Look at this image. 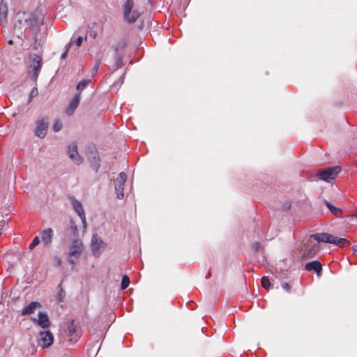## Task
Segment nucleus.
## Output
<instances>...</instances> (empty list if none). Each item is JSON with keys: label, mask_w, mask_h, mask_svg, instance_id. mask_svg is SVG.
<instances>
[{"label": "nucleus", "mask_w": 357, "mask_h": 357, "mask_svg": "<svg viewBox=\"0 0 357 357\" xmlns=\"http://www.w3.org/2000/svg\"><path fill=\"white\" fill-rule=\"evenodd\" d=\"M133 0H126L123 5V14L124 20L130 24L136 22L141 15V13L139 10L133 9Z\"/></svg>", "instance_id": "obj_1"}, {"label": "nucleus", "mask_w": 357, "mask_h": 357, "mask_svg": "<svg viewBox=\"0 0 357 357\" xmlns=\"http://www.w3.org/2000/svg\"><path fill=\"white\" fill-rule=\"evenodd\" d=\"M50 121L49 118L47 116H40L36 121V127L34 129V135L40 138H44L47 132V130L49 128Z\"/></svg>", "instance_id": "obj_2"}, {"label": "nucleus", "mask_w": 357, "mask_h": 357, "mask_svg": "<svg viewBox=\"0 0 357 357\" xmlns=\"http://www.w3.org/2000/svg\"><path fill=\"white\" fill-rule=\"evenodd\" d=\"M82 249L83 244L82 241L79 239H75L70 247V251L68 254V262L70 264L74 265L75 264V260L79 257Z\"/></svg>", "instance_id": "obj_3"}, {"label": "nucleus", "mask_w": 357, "mask_h": 357, "mask_svg": "<svg viewBox=\"0 0 357 357\" xmlns=\"http://www.w3.org/2000/svg\"><path fill=\"white\" fill-rule=\"evenodd\" d=\"M340 170V167L333 166L320 170L317 172V175L320 180L330 182L335 179Z\"/></svg>", "instance_id": "obj_4"}, {"label": "nucleus", "mask_w": 357, "mask_h": 357, "mask_svg": "<svg viewBox=\"0 0 357 357\" xmlns=\"http://www.w3.org/2000/svg\"><path fill=\"white\" fill-rule=\"evenodd\" d=\"M29 58L31 61L30 69L32 72L31 78L33 80L36 81L40 72L43 66V60L40 56L36 54H30Z\"/></svg>", "instance_id": "obj_5"}, {"label": "nucleus", "mask_w": 357, "mask_h": 357, "mask_svg": "<svg viewBox=\"0 0 357 357\" xmlns=\"http://www.w3.org/2000/svg\"><path fill=\"white\" fill-rule=\"evenodd\" d=\"M127 180V174L125 172H121L117 178L114 181L116 198L122 199L124 197V185Z\"/></svg>", "instance_id": "obj_6"}, {"label": "nucleus", "mask_w": 357, "mask_h": 357, "mask_svg": "<svg viewBox=\"0 0 357 357\" xmlns=\"http://www.w3.org/2000/svg\"><path fill=\"white\" fill-rule=\"evenodd\" d=\"M91 247L93 255L98 257L105 249L106 244L97 234H93L91 238Z\"/></svg>", "instance_id": "obj_7"}, {"label": "nucleus", "mask_w": 357, "mask_h": 357, "mask_svg": "<svg viewBox=\"0 0 357 357\" xmlns=\"http://www.w3.org/2000/svg\"><path fill=\"white\" fill-rule=\"evenodd\" d=\"M67 335L69 341L76 342L80 337V335L77 330V325L74 320H69L67 326Z\"/></svg>", "instance_id": "obj_8"}, {"label": "nucleus", "mask_w": 357, "mask_h": 357, "mask_svg": "<svg viewBox=\"0 0 357 357\" xmlns=\"http://www.w3.org/2000/svg\"><path fill=\"white\" fill-rule=\"evenodd\" d=\"M40 337L38 343L43 349L50 347L54 342V336L50 331L40 332Z\"/></svg>", "instance_id": "obj_9"}, {"label": "nucleus", "mask_w": 357, "mask_h": 357, "mask_svg": "<svg viewBox=\"0 0 357 357\" xmlns=\"http://www.w3.org/2000/svg\"><path fill=\"white\" fill-rule=\"evenodd\" d=\"M54 231L52 228H47L40 231L41 242L47 248L51 247Z\"/></svg>", "instance_id": "obj_10"}, {"label": "nucleus", "mask_w": 357, "mask_h": 357, "mask_svg": "<svg viewBox=\"0 0 357 357\" xmlns=\"http://www.w3.org/2000/svg\"><path fill=\"white\" fill-rule=\"evenodd\" d=\"M68 155L74 163L79 165L83 162L82 158L79 155L76 143H72L68 146Z\"/></svg>", "instance_id": "obj_11"}, {"label": "nucleus", "mask_w": 357, "mask_h": 357, "mask_svg": "<svg viewBox=\"0 0 357 357\" xmlns=\"http://www.w3.org/2000/svg\"><path fill=\"white\" fill-rule=\"evenodd\" d=\"M318 242L335 244V236L328 233L315 234L311 236Z\"/></svg>", "instance_id": "obj_12"}, {"label": "nucleus", "mask_w": 357, "mask_h": 357, "mask_svg": "<svg viewBox=\"0 0 357 357\" xmlns=\"http://www.w3.org/2000/svg\"><path fill=\"white\" fill-rule=\"evenodd\" d=\"M33 321L37 323L43 328H47L50 326V322L48 316L46 313L40 312L38 318H33Z\"/></svg>", "instance_id": "obj_13"}, {"label": "nucleus", "mask_w": 357, "mask_h": 357, "mask_svg": "<svg viewBox=\"0 0 357 357\" xmlns=\"http://www.w3.org/2000/svg\"><path fill=\"white\" fill-rule=\"evenodd\" d=\"M305 268L308 271H314L319 277L321 275L322 266L321 263L317 260L307 263L305 266Z\"/></svg>", "instance_id": "obj_14"}, {"label": "nucleus", "mask_w": 357, "mask_h": 357, "mask_svg": "<svg viewBox=\"0 0 357 357\" xmlns=\"http://www.w3.org/2000/svg\"><path fill=\"white\" fill-rule=\"evenodd\" d=\"M25 23L33 31H37L40 25L42 24L40 20L34 15H32L28 19H26Z\"/></svg>", "instance_id": "obj_15"}, {"label": "nucleus", "mask_w": 357, "mask_h": 357, "mask_svg": "<svg viewBox=\"0 0 357 357\" xmlns=\"http://www.w3.org/2000/svg\"><path fill=\"white\" fill-rule=\"evenodd\" d=\"M80 101V93H77L75 97L71 100L68 107L66 109V114L68 115H72L76 108L77 107Z\"/></svg>", "instance_id": "obj_16"}, {"label": "nucleus", "mask_w": 357, "mask_h": 357, "mask_svg": "<svg viewBox=\"0 0 357 357\" xmlns=\"http://www.w3.org/2000/svg\"><path fill=\"white\" fill-rule=\"evenodd\" d=\"M40 307V304L38 302H31L26 307H25L21 314L22 315L31 314L35 312V310Z\"/></svg>", "instance_id": "obj_17"}, {"label": "nucleus", "mask_w": 357, "mask_h": 357, "mask_svg": "<svg viewBox=\"0 0 357 357\" xmlns=\"http://www.w3.org/2000/svg\"><path fill=\"white\" fill-rule=\"evenodd\" d=\"M72 204L74 211L78 215V216H84V214H85V213L81 202H79L77 199H73Z\"/></svg>", "instance_id": "obj_18"}, {"label": "nucleus", "mask_w": 357, "mask_h": 357, "mask_svg": "<svg viewBox=\"0 0 357 357\" xmlns=\"http://www.w3.org/2000/svg\"><path fill=\"white\" fill-rule=\"evenodd\" d=\"M89 160L90 161L91 167L92 169L94 171L98 172L100 165V160L99 157L97 156L96 153H94L92 156L89 157Z\"/></svg>", "instance_id": "obj_19"}, {"label": "nucleus", "mask_w": 357, "mask_h": 357, "mask_svg": "<svg viewBox=\"0 0 357 357\" xmlns=\"http://www.w3.org/2000/svg\"><path fill=\"white\" fill-rule=\"evenodd\" d=\"M324 204L330 210V211L336 216H339L342 211L340 208L334 206L331 203L328 201H325Z\"/></svg>", "instance_id": "obj_20"}, {"label": "nucleus", "mask_w": 357, "mask_h": 357, "mask_svg": "<svg viewBox=\"0 0 357 357\" xmlns=\"http://www.w3.org/2000/svg\"><path fill=\"white\" fill-rule=\"evenodd\" d=\"M8 13V7L6 4L1 3L0 5V20L2 22L3 20L6 19Z\"/></svg>", "instance_id": "obj_21"}, {"label": "nucleus", "mask_w": 357, "mask_h": 357, "mask_svg": "<svg viewBox=\"0 0 357 357\" xmlns=\"http://www.w3.org/2000/svg\"><path fill=\"white\" fill-rule=\"evenodd\" d=\"M334 245H340L342 247H347L350 245V243L346 238H338V237L335 236V243Z\"/></svg>", "instance_id": "obj_22"}, {"label": "nucleus", "mask_w": 357, "mask_h": 357, "mask_svg": "<svg viewBox=\"0 0 357 357\" xmlns=\"http://www.w3.org/2000/svg\"><path fill=\"white\" fill-rule=\"evenodd\" d=\"M261 282L262 287L264 289L268 290V289L272 288V284L270 282L268 277H267V276L262 277Z\"/></svg>", "instance_id": "obj_23"}, {"label": "nucleus", "mask_w": 357, "mask_h": 357, "mask_svg": "<svg viewBox=\"0 0 357 357\" xmlns=\"http://www.w3.org/2000/svg\"><path fill=\"white\" fill-rule=\"evenodd\" d=\"M91 82V80L90 79H84L82 81H81L80 82H79L76 86V89L78 90V91H82L83 90L87 85H89V84Z\"/></svg>", "instance_id": "obj_24"}, {"label": "nucleus", "mask_w": 357, "mask_h": 357, "mask_svg": "<svg viewBox=\"0 0 357 357\" xmlns=\"http://www.w3.org/2000/svg\"><path fill=\"white\" fill-rule=\"evenodd\" d=\"M130 284L129 278L127 275H124L121 280V289H126Z\"/></svg>", "instance_id": "obj_25"}, {"label": "nucleus", "mask_w": 357, "mask_h": 357, "mask_svg": "<svg viewBox=\"0 0 357 357\" xmlns=\"http://www.w3.org/2000/svg\"><path fill=\"white\" fill-rule=\"evenodd\" d=\"M72 43H73L72 41H70L68 44L66 45V46L64 47V52L61 55V59H65L67 57L68 52L69 49L70 48V47L72 45Z\"/></svg>", "instance_id": "obj_26"}, {"label": "nucleus", "mask_w": 357, "mask_h": 357, "mask_svg": "<svg viewBox=\"0 0 357 357\" xmlns=\"http://www.w3.org/2000/svg\"><path fill=\"white\" fill-rule=\"evenodd\" d=\"M58 287L59 288V291L57 295V300L59 302H61L65 296V292L62 289L61 284H59Z\"/></svg>", "instance_id": "obj_27"}, {"label": "nucleus", "mask_w": 357, "mask_h": 357, "mask_svg": "<svg viewBox=\"0 0 357 357\" xmlns=\"http://www.w3.org/2000/svg\"><path fill=\"white\" fill-rule=\"evenodd\" d=\"M38 95V89L36 87H33L31 89L30 94H29V102H31L32 100V99L34 97H36Z\"/></svg>", "instance_id": "obj_28"}, {"label": "nucleus", "mask_w": 357, "mask_h": 357, "mask_svg": "<svg viewBox=\"0 0 357 357\" xmlns=\"http://www.w3.org/2000/svg\"><path fill=\"white\" fill-rule=\"evenodd\" d=\"M62 128V123L59 120H56L53 125L54 132H58Z\"/></svg>", "instance_id": "obj_29"}, {"label": "nucleus", "mask_w": 357, "mask_h": 357, "mask_svg": "<svg viewBox=\"0 0 357 357\" xmlns=\"http://www.w3.org/2000/svg\"><path fill=\"white\" fill-rule=\"evenodd\" d=\"M40 243V239H39V237L38 236H36L32 242L31 243L30 245H29V249L30 250H33L36 245H38Z\"/></svg>", "instance_id": "obj_30"}, {"label": "nucleus", "mask_w": 357, "mask_h": 357, "mask_svg": "<svg viewBox=\"0 0 357 357\" xmlns=\"http://www.w3.org/2000/svg\"><path fill=\"white\" fill-rule=\"evenodd\" d=\"M116 68H121L123 63L122 57L120 55H116Z\"/></svg>", "instance_id": "obj_31"}, {"label": "nucleus", "mask_w": 357, "mask_h": 357, "mask_svg": "<svg viewBox=\"0 0 357 357\" xmlns=\"http://www.w3.org/2000/svg\"><path fill=\"white\" fill-rule=\"evenodd\" d=\"M83 40H84V38L82 37V36H79L75 41V45L77 46V47H80L82 42H83Z\"/></svg>", "instance_id": "obj_32"}, {"label": "nucleus", "mask_w": 357, "mask_h": 357, "mask_svg": "<svg viewBox=\"0 0 357 357\" xmlns=\"http://www.w3.org/2000/svg\"><path fill=\"white\" fill-rule=\"evenodd\" d=\"M282 287L284 290H285L287 292H289L291 290V286L287 282L283 283L282 284Z\"/></svg>", "instance_id": "obj_33"}, {"label": "nucleus", "mask_w": 357, "mask_h": 357, "mask_svg": "<svg viewBox=\"0 0 357 357\" xmlns=\"http://www.w3.org/2000/svg\"><path fill=\"white\" fill-rule=\"evenodd\" d=\"M99 65H100V61H98L93 69V72H92L93 75H95L97 73L98 68H99Z\"/></svg>", "instance_id": "obj_34"}, {"label": "nucleus", "mask_w": 357, "mask_h": 357, "mask_svg": "<svg viewBox=\"0 0 357 357\" xmlns=\"http://www.w3.org/2000/svg\"><path fill=\"white\" fill-rule=\"evenodd\" d=\"M79 218L82 220L83 227L85 228L86 227V221L85 214H84V216H79Z\"/></svg>", "instance_id": "obj_35"}, {"label": "nucleus", "mask_w": 357, "mask_h": 357, "mask_svg": "<svg viewBox=\"0 0 357 357\" xmlns=\"http://www.w3.org/2000/svg\"><path fill=\"white\" fill-rule=\"evenodd\" d=\"M259 248V244L258 243H256L253 245V250L255 251H257Z\"/></svg>", "instance_id": "obj_36"}, {"label": "nucleus", "mask_w": 357, "mask_h": 357, "mask_svg": "<svg viewBox=\"0 0 357 357\" xmlns=\"http://www.w3.org/2000/svg\"><path fill=\"white\" fill-rule=\"evenodd\" d=\"M90 35H91V36H92V37H93V38H96V33L95 31H91L90 32Z\"/></svg>", "instance_id": "obj_37"}, {"label": "nucleus", "mask_w": 357, "mask_h": 357, "mask_svg": "<svg viewBox=\"0 0 357 357\" xmlns=\"http://www.w3.org/2000/svg\"><path fill=\"white\" fill-rule=\"evenodd\" d=\"M353 251L355 254H357V244L353 246Z\"/></svg>", "instance_id": "obj_38"}, {"label": "nucleus", "mask_w": 357, "mask_h": 357, "mask_svg": "<svg viewBox=\"0 0 357 357\" xmlns=\"http://www.w3.org/2000/svg\"><path fill=\"white\" fill-rule=\"evenodd\" d=\"M56 261L58 265H60L61 264V259L60 258H57Z\"/></svg>", "instance_id": "obj_39"}, {"label": "nucleus", "mask_w": 357, "mask_h": 357, "mask_svg": "<svg viewBox=\"0 0 357 357\" xmlns=\"http://www.w3.org/2000/svg\"><path fill=\"white\" fill-rule=\"evenodd\" d=\"M37 45H38V40H37V39H36V41H35V43H34V48H35V49H37V48H38V47H37Z\"/></svg>", "instance_id": "obj_40"}, {"label": "nucleus", "mask_w": 357, "mask_h": 357, "mask_svg": "<svg viewBox=\"0 0 357 357\" xmlns=\"http://www.w3.org/2000/svg\"><path fill=\"white\" fill-rule=\"evenodd\" d=\"M64 357H70V356H64Z\"/></svg>", "instance_id": "obj_41"}]
</instances>
